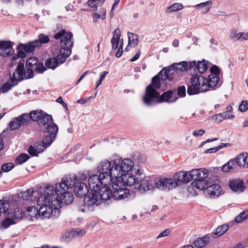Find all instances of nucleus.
I'll use <instances>...</instances> for the list:
<instances>
[{
    "instance_id": "f257e3e1",
    "label": "nucleus",
    "mask_w": 248,
    "mask_h": 248,
    "mask_svg": "<svg viewBox=\"0 0 248 248\" xmlns=\"http://www.w3.org/2000/svg\"><path fill=\"white\" fill-rule=\"evenodd\" d=\"M72 36V32L66 31L64 30H61L55 34L54 38L60 41L61 47L56 57L51 58L46 61L45 65L47 68L54 69L59 64L65 62L71 53V47L73 46L71 41Z\"/></svg>"
},
{
    "instance_id": "f03ea898",
    "label": "nucleus",
    "mask_w": 248,
    "mask_h": 248,
    "mask_svg": "<svg viewBox=\"0 0 248 248\" xmlns=\"http://www.w3.org/2000/svg\"><path fill=\"white\" fill-rule=\"evenodd\" d=\"M176 186V183L171 178L146 176L142 179L139 178L136 184V189L141 193H144L152 191L155 186L161 190H170L175 188Z\"/></svg>"
},
{
    "instance_id": "7ed1b4c3",
    "label": "nucleus",
    "mask_w": 248,
    "mask_h": 248,
    "mask_svg": "<svg viewBox=\"0 0 248 248\" xmlns=\"http://www.w3.org/2000/svg\"><path fill=\"white\" fill-rule=\"evenodd\" d=\"M47 191H50L49 188L47 190H43L41 192L40 195L37 200V204L39 208L34 206L28 207L27 212L28 215L31 218H37V216H41L43 217L48 218L50 217L52 214L53 208H56L59 206V202L55 200L51 202V205L49 204V201H47V196H48Z\"/></svg>"
},
{
    "instance_id": "20e7f679",
    "label": "nucleus",
    "mask_w": 248,
    "mask_h": 248,
    "mask_svg": "<svg viewBox=\"0 0 248 248\" xmlns=\"http://www.w3.org/2000/svg\"><path fill=\"white\" fill-rule=\"evenodd\" d=\"M177 99L175 90L167 91L160 96L159 93L153 88L152 85H149L146 87L143 102L146 106H151L163 102L173 103Z\"/></svg>"
},
{
    "instance_id": "39448f33",
    "label": "nucleus",
    "mask_w": 248,
    "mask_h": 248,
    "mask_svg": "<svg viewBox=\"0 0 248 248\" xmlns=\"http://www.w3.org/2000/svg\"><path fill=\"white\" fill-rule=\"evenodd\" d=\"M49 41L48 36L41 33L38 35V39L29 42L27 44H19L17 46V54L13 56V61L18 58H24L27 53L33 52L36 47H39L43 44H46Z\"/></svg>"
},
{
    "instance_id": "423d86ee",
    "label": "nucleus",
    "mask_w": 248,
    "mask_h": 248,
    "mask_svg": "<svg viewBox=\"0 0 248 248\" xmlns=\"http://www.w3.org/2000/svg\"><path fill=\"white\" fill-rule=\"evenodd\" d=\"M107 181H103L100 177L96 174L91 175L88 178L89 187L92 192L87 197H85L84 201L88 205H93L98 203V195L97 191L100 187L105 186Z\"/></svg>"
},
{
    "instance_id": "0eeeda50",
    "label": "nucleus",
    "mask_w": 248,
    "mask_h": 248,
    "mask_svg": "<svg viewBox=\"0 0 248 248\" xmlns=\"http://www.w3.org/2000/svg\"><path fill=\"white\" fill-rule=\"evenodd\" d=\"M207 91L205 83V78L196 74L190 78V84L188 86L187 92L189 95L198 94Z\"/></svg>"
},
{
    "instance_id": "6e6552de",
    "label": "nucleus",
    "mask_w": 248,
    "mask_h": 248,
    "mask_svg": "<svg viewBox=\"0 0 248 248\" xmlns=\"http://www.w3.org/2000/svg\"><path fill=\"white\" fill-rule=\"evenodd\" d=\"M49 188L50 191H47L48 196H47V201H49L50 205L51 204V202L55 200L59 202V206L56 208H53V209H57L61 207L62 203L66 204H70L74 200L73 194L70 191H68L63 194H62L59 196L57 194H54V187L51 185H47L44 190H47Z\"/></svg>"
},
{
    "instance_id": "1a4fd4ad",
    "label": "nucleus",
    "mask_w": 248,
    "mask_h": 248,
    "mask_svg": "<svg viewBox=\"0 0 248 248\" xmlns=\"http://www.w3.org/2000/svg\"><path fill=\"white\" fill-rule=\"evenodd\" d=\"M208 171L204 169H193L190 171L191 181L194 180L192 185L197 189L203 190L205 189L209 178H207Z\"/></svg>"
},
{
    "instance_id": "9d476101",
    "label": "nucleus",
    "mask_w": 248,
    "mask_h": 248,
    "mask_svg": "<svg viewBox=\"0 0 248 248\" xmlns=\"http://www.w3.org/2000/svg\"><path fill=\"white\" fill-rule=\"evenodd\" d=\"M114 164L112 162L105 161L100 163L97 167V171L99 173V176L103 181H107V183H112V181L116 180L117 176L113 173Z\"/></svg>"
},
{
    "instance_id": "9b49d317",
    "label": "nucleus",
    "mask_w": 248,
    "mask_h": 248,
    "mask_svg": "<svg viewBox=\"0 0 248 248\" xmlns=\"http://www.w3.org/2000/svg\"><path fill=\"white\" fill-rule=\"evenodd\" d=\"M112 164H114L113 173L118 177L124 173L132 171L134 167V162L130 158L115 159L112 161Z\"/></svg>"
},
{
    "instance_id": "f8f14e48",
    "label": "nucleus",
    "mask_w": 248,
    "mask_h": 248,
    "mask_svg": "<svg viewBox=\"0 0 248 248\" xmlns=\"http://www.w3.org/2000/svg\"><path fill=\"white\" fill-rule=\"evenodd\" d=\"M134 171L135 174H133V171H131V173H124L122 176L117 177L116 181L122 182L124 186H133L134 188L136 189V184H137L139 179V177L141 175V172L140 169L135 168Z\"/></svg>"
},
{
    "instance_id": "ddd939ff",
    "label": "nucleus",
    "mask_w": 248,
    "mask_h": 248,
    "mask_svg": "<svg viewBox=\"0 0 248 248\" xmlns=\"http://www.w3.org/2000/svg\"><path fill=\"white\" fill-rule=\"evenodd\" d=\"M26 67L27 70V78H32L33 75V71L38 73L44 72L46 68L41 62H39L36 57H31L27 59L26 63Z\"/></svg>"
},
{
    "instance_id": "4468645a",
    "label": "nucleus",
    "mask_w": 248,
    "mask_h": 248,
    "mask_svg": "<svg viewBox=\"0 0 248 248\" xmlns=\"http://www.w3.org/2000/svg\"><path fill=\"white\" fill-rule=\"evenodd\" d=\"M113 188V199L121 200L125 199L129 195V190L123 186L122 182L114 180L111 183Z\"/></svg>"
},
{
    "instance_id": "2eb2a0df",
    "label": "nucleus",
    "mask_w": 248,
    "mask_h": 248,
    "mask_svg": "<svg viewBox=\"0 0 248 248\" xmlns=\"http://www.w3.org/2000/svg\"><path fill=\"white\" fill-rule=\"evenodd\" d=\"M28 73L27 70H25L24 68V62H18L16 68L13 73V77L11 78L13 80L16 82L18 81L22 80L24 78L25 79H30L27 78Z\"/></svg>"
},
{
    "instance_id": "dca6fc26",
    "label": "nucleus",
    "mask_w": 248,
    "mask_h": 248,
    "mask_svg": "<svg viewBox=\"0 0 248 248\" xmlns=\"http://www.w3.org/2000/svg\"><path fill=\"white\" fill-rule=\"evenodd\" d=\"M48 135H46L43 139V142L46 143L47 146H50L52 142L56 138L58 131V127L55 123H52L47 126Z\"/></svg>"
},
{
    "instance_id": "f3484780",
    "label": "nucleus",
    "mask_w": 248,
    "mask_h": 248,
    "mask_svg": "<svg viewBox=\"0 0 248 248\" xmlns=\"http://www.w3.org/2000/svg\"><path fill=\"white\" fill-rule=\"evenodd\" d=\"M108 183H106L105 186H103L98 190L97 194L98 195L99 201L98 203L95 204L96 205L99 204L102 201H106L111 198H113L112 195H113V192L107 186Z\"/></svg>"
},
{
    "instance_id": "a211bd4d",
    "label": "nucleus",
    "mask_w": 248,
    "mask_h": 248,
    "mask_svg": "<svg viewBox=\"0 0 248 248\" xmlns=\"http://www.w3.org/2000/svg\"><path fill=\"white\" fill-rule=\"evenodd\" d=\"M205 188L206 189L207 193L211 197H217L221 194V187L216 181H209L207 182V186H206Z\"/></svg>"
},
{
    "instance_id": "6ab92c4d",
    "label": "nucleus",
    "mask_w": 248,
    "mask_h": 248,
    "mask_svg": "<svg viewBox=\"0 0 248 248\" xmlns=\"http://www.w3.org/2000/svg\"><path fill=\"white\" fill-rule=\"evenodd\" d=\"M14 49L10 41H0V55L2 57H9L14 54Z\"/></svg>"
},
{
    "instance_id": "aec40b11",
    "label": "nucleus",
    "mask_w": 248,
    "mask_h": 248,
    "mask_svg": "<svg viewBox=\"0 0 248 248\" xmlns=\"http://www.w3.org/2000/svg\"><path fill=\"white\" fill-rule=\"evenodd\" d=\"M176 69L173 65L171 64L167 67L163 68L160 71V74L162 75V80L168 79L171 80L173 79L178 75Z\"/></svg>"
},
{
    "instance_id": "412c9836",
    "label": "nucleus",
    "mask_w": 248,
    "mask_h": 248,
    "mask_svg": "<svg viewBox=\"0 0 248 248\" xmlns=\"http://www.w3.org/2000/svg\"><path fill=\"white\" fill-rule=\"evenodd\" d=\"M173 181L176 183L177 186V182L180 183H187L191 181V176L190 175V171H180L175 173L173 176Z\"/></svg>"
},
{
    "instance_id": "4be33fe9",
    "label": "nucleus",
    "mask_w": 248,
    "mask_h": 248,
    "mask_svg": "<svg viewBox=\"0 0 248 248\" xmlns=\"http://www.w3.org/2000/svg\"><path fill=\"white\" fill-rule=\"evenodd\" d=\"M232 108L231 106H229L226 107V110L222 113L215 114L213 116V118L218 122H221L224 120L228 119H232L234 118V116L232 114Z\"/></svg>"
},
{
    "instance_id": "5701e85b",
    "label": "nucleus",
    "mask_w": 248,
    "mask_h": 248,
    "mask_svg": "<svg viewBox=\"0 0 248 248\" xmlns=\"http://www.w3.org/2000/svg\"><path fill=\"white\" fill-rule=\"evenodd\" d=\"M207 63L205 60L198 61L197 63L195 61L190 62V70H197L200 74H202L208 69Z\"/></svg>"
},
{
    "instance_id": "b1692460",
    "label": "nucleus",
    "mask_w": 248,
    "mask_h": 248,
    "mask_svg": "<svg viewBox=\"0 0 248 248\" xmlns=\"http://www.w3.org/2000/svg\"><path fill=\"white\" fill-rule=\"evenodd\" d=\"M74 192L78 197H83L89 192V188L86 183L78 182L74 187Z\"/></svg>"
},
{
    "instance_id": "393cba45",
    "label": "nucleus",
    "mask_w": 248,
    "mask_h": 248,
    "mask_svg": "<svg viewBox=\"0 0 248 248\" xmlns=\"http://www.w3.org/2000/svg\"><path fill=\"white\" fill-rule=\"evenodd\" d=\"M229 186L231 190L234 192L240 193L245 189L243 180L241 179H233L229 182Z\"/></svg>"
},
{
    "instance_id": "a878e982",
    "label": "nucleus",
    "mask_w": 248,
    "mask_h": 248,
    "mask_svg": "<svg viewBox=\"0 0 248 248\" xmlns=\"http://www.w3.org/2000/svg\"><path fill=\"white\" fill-rule=\"evenodd\" d=\"M23 200L31 201L33 202H37L38 196H40L39 192L37 190H33L32 188L29 189L21 193Z\"/></svg>"
},
{
    "instance_id": "bb28decb",
    "label": "nucleus",
    "mask_w": 248,
    "mask_h": 248,
    "mask_svg": "<svg viewBox=\"0 0 248 248\" xmlns=\"http://www.w3.org/2000/svg\"><path fill=\"white\" fill-rule=\"evenodd\" d=\"M214 75H210L208 76V78H205V83L207 86V91L209 88H213L218 85L219 86L221 84L219 77Z\"/></svg>"
},
{
    "instance_id": "cd10ccee",
    "label": "nucleus",
    "mask_w": 248,
    "mask_h": 248,
    "mask_svg": "<svg viewBox=\"0 0 248 248\" xmlns=\"http://www.w3.org/2000/svg\"><path fill=\"white\" fill-rule=\"evenodd\" d=\"M66 185L62 180L60 183L56 184L55 190L54 189V194H57L59 196L69 191L70 188Z\"/></svg>"
},
{
    "instance_id": "c85d7f7f",
    "label": "nucleus",
    "mask_w": 248,
    "mask_h": 248,
    "mask_svg": "<svg viewBox=\"0 0 248 248\" xmlns=\"http://www.w3.org/2000/svg\"><path fill=\"white\" fill-rule=\"evenodd\" d=\"M120 37L121 31L119 29L117 28L114 31L113 33V36L111 39L112 49L113 50H116L118 47V44L120 42Z\"/></svg>"
},
{
    "instance_id": "c756f323",
    "label": "nucleus",
    "mask_w": 248,
    "mask_h": 248,
    "mask_svg": "<svg viewBox=\"0 0 248 248\" xmlns=\"http://www.w3.org/2000/svg\"><path fill=\"white\" fill-rule=\"evenodd\" d=\"M237 166L248 167V155L245 154H240L234 159Z\"/></svg>"
},
{
    "instance_id": "7c9ffc66",
    "label": "nucleus",
    "mask_w": 248,
    "mask_h": 248,
    "mask_svg": "<svg viewBox=\"0 0 248 248\" xmlns=\"http://www.w3.org/2000/svg\"><path fill=\"white\" fill-rule=\"evenodd\" d=\"M172 65L176 69L178 73L179 72L186 71L188 70H190V62H187L185 61H183L179 63H173Z\"/></svg>"
},
{
    "instance_id": "2f4dec72",
    "label": "nucleus",
    "mask_w": 248,
    "mask_h": 248,
    "mask_svg": "<svg viewBox=\"0 0 248 248\" xmlns=\"http://www.w3.org/2000/svg\"><path fill=\"white\" fill-rule=\"evenodd\" d=\"M68 186L71 189L74 186H75L76 183L78 181L77 177L75 175H70L62 179Z\"/></svg>"
},
{
    "instance_id": "473e14b6",
    "label": "nucleus",
    "mask_w": 248,
    "mask_h": 248,
    "mask_svg": "<svg viewBox=\"0 0 248 248\" xmlns=\"http://www.w3.org/2000/svg\"><path fill=\"white\" fill-rule=\"evenodd\" d=\"M10 82L8 81L3 84L0 87V92L1 93H6L11 90L13 87L17 85L18 82H16L13 80L12 78H10Z\"/></svg>"
},
{
    "instance_id": "72a5a7b5",
    "label": "nucleus",
    "mask_w": 248,
    "mask_h": 248,
    "mask_svg": "<svg viewBox=\"0 0 248 248\" xmlns=\"http://www.w3.org/2000/svg\"><path fill=\"white\" fill-rule=\"evenodd\" d=\"M237 165L235 160L234 159H231L222 166V170L223 172H227L232 170L235 169Z\"/></svg>"
},
{
    "instance_id": "f704fd0d",
    "label": "nucleus",
    "mask_w": 248,
    "mask_h": 248,
    "mask_svg": "<svg viewBox=\"0 0 248 248\" xmlns=\"http://www.w3.org/2000/svg\"><path fill=\"white\" fill-rule=\"evenodd\" d=\"M105 0H89L87 2L88 6L92 11H96L98 7H100L104 3Z\"/></svg>"
},
{
    "instance_id": "c9c22d12",
    "label": "nucleus",
    "mask_w": 248,
    "mask_h": 248,
    "mask_svg": "<svg viewBox=\"0 0 248 248\" xmlns=\"http://www.w3.org/2000/svg\"><path fill=\"white\" fill-rule=\"evenodd\" d=\"M229 226L227 224H223L216 229V231L212 233L213 237H218L223 235L228 229Z\"/></svg>"
},
{
    "instance_id": "e433bc0d",
    "label": "nucleus",
    "mask_w": 248,
    "mask_h": 248,
    "mask_svg": "<svg viewBox=\"0 0 248 248\" xmlns=\"http://www.w3.org/2000/svg\"><path fill=\"white\" fill-rule=\"evenodd\" d=\"M210 241L208 236H205L202 238H198L195 242L196 248H201L207 245Z\"/></svg>"
},
{
    "instance_id": "4c0bfd02",
    "label": "nucleus",
    "mask_w": 248,
    "mask_h": 248,
    "mask_svg": "<svg viewBox=\"0 0 248 248\" xmlns=\"http://www.w3.org/2000/svg\"><path fill=\"white\" fill-rule=\"evenodd\" d=\"M128 46L135 47L138 44V36L134 33L128 32Z\"/></svg>"
},
{
    "instance_id": "58836bf2",
    "label": "nucleus",
    "mask_w": 248,
    "mask_h": 248,
    "mask_svg": "<svg viewBox=\"0 0 248 248\" xmlns=\"http://www.w3.org/2000/svg\"><path fill=\"white\" fill-rule=\"evenodd\" d=\"M52 121L53 119L51 115H48L43 111L42 116H41L39 121L40 125H45L48 124L49 122H52Z\"/></svg>"
},
{
    "instance_id": "ea45409f",
    "label": "nucleus",
    "mask_w": 248,
    "mask_h": 248,
    "mask_svg": "<svg viewBox=\"0 0 248 248\" xmlns=\"http://www.w3.org/2000/svg\"><path fill=\"white\" fill-rule=\"evenodd\" d=\"M43 111L41 110H32L30 113V118L34 122H39L42 116Z\"/></svg>"
},
{
    "instance_id": "a19ab883",
    "label": "nucleus",
    "mask_w": 248,
    "mask_h": 248,
    "mask_svg": "<svg viewBox=\"0 0 248 248\" xmlns=\"http://www.w3.org/2000/svg\"><path fill=\"white\" fill-rule=\"evenodd\" d=\"M162 75H160L159 72L157 75L152 78V83L150 85H152L153 88L155 90V88L158 89L160 88L161 84L160 80H162Z\"/></svg>"
},
{
    "instance_id": "79ce46f5",
    "label": "nucleus",
    "mask_w": 248,
    "mask_h": 248,
    "mask_svg": "<svg viewBox=\"0 0 248 248\" xmlns=\"http://www.w3.org/2000/svg\"><path fill=\"white\" fill-rule=\"evenodd\" d=\"M86 233V231L84 229L78 228L75 229L70 231L68 233L69 237H76L83 236Z\"/></svg>"
},
{
    "instance_id": "37998d69",
    "label": "nucleus",
    "mask_w": 248,
    "mask_h": 248,
    "mask_svg": "<svg viewBox=\"0 0 248 248\" xmlns=\"http://www.w3.org/2000/svg\"><path fill=\"white\" fill-rule=\"evenodd\" d=\"M21 126L27 125L30 122V116L28 114H22L17 117Z\"/></svg>"
},
{
    "instance_id": "c03bdc74",
    "label": "nucleus",
    "mask_w": 248,
    "mask_h": 248,
    "mask_svg": "<svg viewBox=\"0 0 248 248\" xmlns=\"http://www.w3.org/2000/svg\"><path fill=\"white\" fill-rule=\"evenodd\" d=\"M183 8V6L182 4L179 3H175L172 5L167 7L166 11L168 13H171L180 10Z\"/></svg>"
},
{
    "instance_id": "a18cd8bd",
    "label": "nucleus",
    "mask_w": 248,
    "mask_h": 248,
    "mask_svg": "<svg viewBox=\"0 0 248 248\" xmlns=\"http://www.w3.org/2000/svg\"><path fill=\"white\" fill-rule=\"evenodd\" d=\"M30 157V156L27 154H21L16 157V163L17 164H22L27 161Z\"/></svg>"
},
{
    "instance_id": "49530a36",
    "label": "nucleus",
    "mask_w": 248,
    "mask_h": 248,
    "mask_svg": "<svg viewBox=\"0 0 248 248\" xmlns=\"http://www.w3.org/2000/svg\"><path fill=\"white\" fill-rule=\"evenodd\" d=\"M49 146H47V144L46 143L43 142V140L42 141V143H37L35 144L34 146H33L39 154L43 152L45 149L49 147Z\"/></svg>"
},
{
    "instance_id": "de8ad7c7",
    "label": "nucleus",
    "mask_w": 248,
    "mask_h": 248,
    "mask_svg": "<svg viewBox=\"0 0 248 248\" xmlns=\"http://www.w3.org/2000/svg\"><path fill=\"white\" fill-rule=\"evenodd\" d=\"M197 7H204L205 9L203 13H205L208 12L211 8L212 6V1L211 0H208L205 2L201 3L196 5Z\"/></svg>"
},
{
    "instance_id": "09e8293b",
    "label": "nucleus",
    "mask_w": 248,
    "mask_h": 248,
    "mask_svg": "<svg viewBox=\"0 0 248 248\" xmlns=\"http://www.w3.org/2000/svg\"><path fill=\"white\" fill-rule=\"evenodd\" d=\"M20 126H21V125L17 117L15 118L9 123V127L11 130L18 129Z\"/></svg>"
},
{
    "instance_id": "8fccbe9b",
    "label": "nucleus",
    "mask_w": 248,
    "mask_h": 248,
    "mask_svg": "<svg viewBox=\"0 0 248 248\" xmlns=\"http://www.w3.org/2000/svg\"><path fill=\"white\" fill-rule=\"evenodd\" d=\"M15 222L13 219L10 218H6L1 223V225L3 228L6 229L9 227L10 225L14 224Z\"/></svg>"
},
{
    "instance_id": "3c124183",
    "label": "nucleus",
    "mask_w": 248,
    "mask_h": 248,
    "mask_svg": "<svg viewBox=\"0 0 248 248\" xmlns=\"http://www.w3.org/2000/svg\"><path fill=\"white\" fill-rule=\"evenodd\" d=\"M240 32L237 33L236 31L232 30L231 31L230 37L234 41H237L240 40Z\"/></svg>"
},
{
    "instance_id": "603ef678",
    "label": "nucleus",
    "mask_w": 248,
    "mask_h": 248,
    "mask_svg": "<svg viewBox=\"0 0 248 248\" xmlns=\"http://www.w3.org/2000/svg\"><path fill=\"white\" fill-rule=\"evenodd\" d=\"M14 167V164L12 163H7L3 164L1 166V170L4 172H8L11 170Z\"/></svg>"
},
{
    "instance_id": "864d4df0",
    "label": "nucleus",
    "mask_w": 248,
    "mask_h": 248,
    "mask_svg": "<svg viewBox=\"0 0 248 248\" xmlns=\"http://www.w3.org/2000/svg\"><path fill=\"white\" fill-rule=\"evenodd\" d=\"M93 18L94 22H96V21L99 19L101 18L102 20L105 19V10H103V14L100 15L99 13H93Z\"/></svg>"
},
{
    "instance_id": "5fc2aeb1",
    "label": "nucleus",
    "mask_w": 248,
    "mask_h": 248,
    "mask_svg": "<svg viewBox=\"0 0 248 248\" xmlns=\"http://www.w3.org/2000/svg\"><path fill=\"white\" fill-rule=\"evenodd\" d=\"M176 94L177 96L178 95L180 97L185 96L186 94V87L184 86L179 87L177 89Z\"/></svg>"
},
{
    "instance_id": "6e6d98bb",
    "label": "nucleus",
    "mask_w": 248,
    "mask_h": 248,
    "mask_svg": "<svg viewBox=\"0 0 248 248\" xmlns=\"http://www.w3.org/2000/svg\"><path fill=\"white\" fill-rule=\"evenodd\" d=\"M12 217L15 219H19L22 218L23 215L22 214L21 210L18 208L15 209Z\"/></svg>"
},
{
    "instance_id": "4d7b16f0",
    "label": "nucleus",
    "mask_w": 248,
    "mask_h": 248,
    "mask_svg": "<svg viewBox=\"0 0 248 248\" xmlns=\"http://www.w3.org/2000/svg\"><path fill=\"white\" fill-rule=\"evenodd\" d=\"M211 75H214V76H217L219 77L220 74V70L219 68L216 65L212 66L210 69Z\"/></svg>"
},
{
    "instance_id": "13d9d810",
    "label": "nucleus",
    "mask_w": 248,
    "mask_h": 248,
    "mask_svg": "<svg viewBox=\"0 0 248 248\" xmlns=\"http://www.w3.org/2000/svg\"><path fill=\"white\" fill-rule=\"evenodd\" d=\"M239 109L241 112H245L248 109V102L242 101L239 106Z\"/></svg>"
},
{
    "instance_id": "bf43d9fd",
    "label": "nucleus",
    "mask_w": 248,
    "mask_h": 248,
    "mask_svg": "<svg viewBox=\"0 0 248 248\" xmlns=\"http://www.w3.org/2000/svg\"><path fill=\"white\" fill-rule=\"evenodd\" d=\"M29 154L32 156H38L39 153L36 151L34 147L32 145H30L28 150Z\"/></svg>"
},
{
    "instance_id": "052dcab7",
    "label": "nucleus",
    "mask_w": 248,
    "mask_h": 248,
    "mask_svg": "<svg viewBox=\"0 0 248 248\" xmlns=\"http://www.w3.org/2000/svg\"><path fill=\"white\" fill-rule=\"evenodd\" d=\"M170 230L169 229H165L162 232H161L157 236V238H160L162 237H164L169 235L170 233Z\"/></svg>"
},
{
    "instance_id": "680f3d73",
    "label": "nucleus",
    "mask_w": 248,
    "mask_h": 248,
    "mask_svg": "<svg viewBox=\"0 0 248 248\" xmlns=\"http://www.w3.org/2000/svg\"><path fill=\"white\" fill-rule=\"evenodd\" d=\"M205 132V131L202 129L199 130H195L193 132V135L195 137H198L202 136Z\"/></svg>"
},
{
    "instance_id": "e2e57ef3",
    "label": "nucleus",
    "mask_w": 248,
    "mask_h": 248,
    "mask_svg": "<svg viewBox=\"0 0 248 248\" xmlns=\"http://www.w3.org/2000/svg\"><path fill=\"white\" fill-rule=\"evenodd\" d=\"M117 48H118V50L115 54V56L117 58H120L122 56L123 52L122 44H121V46Z\"/></svg>"
},
{
    "instance_id": "0e129e2a",
    "label": "nucleus",
    "mask_w": 248,
    "mask_h": 248,
    "mask_svg": "<svg viewBox=\"0 0 248 248\" xmlns=\"http://www.w3.org/2000/svg\"><path fill=\"white\" fill-rule=\"evenodd\" d=\"M218 151V149L217 148V147H215V148H211L208 149H206L205 150L204 153H216L217 151Z\"/></svg>"
},
{
    "instance_id": "69168bd1",
    "label": "nucleus",
    "mask_w": 248,
    "mask_h": 248,
    "mask_svg": "<svg viewBox=\"0 0 248 248\" xmlns=\"http://www.w3.org/2000/svg\"><path fill=\"white\" fill-rule=\"evenodd\" d=\"M140 55V50H139L138 52L136 53V54L132 57V58L130 60L131 62H134L136 60H137Z\"/></svg>"
},
{
    "instance_id": "338daca9",
    "label": "nucleus",
    "mask_w": 248,
    "mask_h": 248,
    "mask_svg": "<svg viewBox=\"0 0 248 248\" xmlns=\"http://www.w3.org/2000/svg\"><path fill=\"white\" fill-rule=\"evenodd\" d=\"M218 140V138H213V139H207L206 140L202 142L201 144V146L203 145L204 144H205V143H208V142H211V141H216V140Z\"/></svg>"
},
{
    "instance_id": "774afa93",
    "label": "nucleus",
    "mask_w": 248,
    "mask_h": 248,
    "mask_svg": "<svg viewBox=\"0 0 248 248\" xmlns=\"http://www.w3.org/2000/svg\"><path fill=\"white\" fill-rule=\"evenodd\" d=\"M231 146V144L229 143H221L220 144V145L217 147V148L218 150H219L220 149L224 148V147H230Z\"/></svg>"
}]
</instances>
